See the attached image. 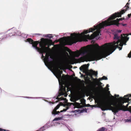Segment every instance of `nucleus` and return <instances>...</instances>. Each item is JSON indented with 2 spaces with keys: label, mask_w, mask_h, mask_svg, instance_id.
Wrapping results in <instances>:
<instances>
[{
  "label": "nucleus",
  "mask_w": 131,
  "mask_h": 131,
  "mask_svg": "<svg viewBox=\"0 0 131 131\" xmlns=\"http://www.w3.org/2000/svg\"><path fill=\"white\" fill-rule=\"evenodd\" d=\"M106 86L107 87H109V85L108 84H107V85H106Z\"/></svg>",
  "instance_id": "obj_40"
},
{
  "label": "nucleus",
  "mask_w": 131,
  "mask_h": 131,
  "mask_svg": "<svg viewBox=\"0 0 131 131\" xmlns=\"http://www.w3.org/2000/svg\"><path fill=\"white\" fill-rule=\"evenodd\" d=\"M88 106H89V105H90L89 104H88Z\"/></svg>",
  "instance_id": "obj_46"
},
{
  "label": "nucleus",
  "mask_w": 131,
  "mask_h": 131,
  "mask_svg": "<svg viewBox=\"0 0 131 131\" xmlns=\"http://www.w3.org/2000/svg\"><path fill=\"white\" fill-rule=\"evenodd\" d=\"M123 35L122 34L121 36H119L117 34H114V39L117 40L116 41H114L113 42L106 43L101 47L96 43L93 45L92 47L94 51H98L101 50H102L92 54L84 55L79 58L80 60L82 62L98 60L105 58L111 54L117 48L119 50H121L122 48L118 46L122 47L124 44L126 45V42L129 39L127 36H125L126 35L123 34Z\"/></svg>",
  "instance_id": "obj_1"
},
{
  "label": "nucleus",
  "mask_w": 131,
  "mask_h": 131,
  "mask_svg": "<svg viewBox=\"0 0 131 131\" xmlns=\"http://www.w3.org/2000/svg\"><path fill=\"white\" fill-rule=\"evenodd\" d=\"M45 129V126H43L42 127L40 128L39 130H38V131H43Z\"/></svg>",
  "instance_id": "obj_15"
},
{
  "label": "nucleus",
  "mask_w": 131,
  "mask_h": 131,
  "mask_svg": "<svg viewBox=\"0 0 131 131\" xmlns=\"http://www.w3.org/2000/svg\"><path fill=\"white\" fill-rule=\"evenodd\" d=\"M101 88L102 89V91L103 92H105L106 91V89L105 88L104 89L103 87H101Z\"/></svg>",
  "instance_id": "obj_25"
},
{
  "label": "nucleus",
  "mask_w": 131,
  "mask_h": 131,
  "mask_svg": "<svg viewBox=\"0 0 131 131\" xmlns=\"http://www.w3.org/2000/svg\"><path fill=\"white\" fill-rule=\"evenodd\" d=\"M38 43L36 41H33V47H36L38 51L41 53H46L47 51V48L45 46V43L44 42H42L39 43V46L41 48H39L37 47Z\"/></svg>",
  "instance_id": "obj_5"
},
{
  "label": "nucleus",
  "mask_w": 131,
  "mask_h": 131,
  "mask_svg": "<svg viewBox=\"0 0 131 131\" xmlns=\"http://www.w3.org/2000/svg\"><path fill=\"white\" fill-rule=\"evenodd\" d=\"M65 48L66 50L70 54H74L75 53V54L77 55V57L79 56L80 54L82 55L85 54L87 53L88 51L85 48V47L81 48V50L80 51H77L75 52L72 51L71 50L68 48L65 47Z\"/></svg>",
  "instance_id": "obj_6"
},
{
  "label": "nucleus",
  "mask_w": 131,
  "mask_h": 131,
  "mask_svg": "<svg viewBox=\"0 0 131 131\" xmlns=\"http://www.w3.org/2000/svg\"><path fill=\"white\" fill-rule=\"evenodd\" d=\"M129 103H128L126 106H125V107H123V108L125 110H128V109H129V107H128V106L129 105Z\"/></svg>",
  "instance_id": "obj_16"
},
{
  "label": "nucleus",
  "mask_w": 131,
  "mask_h": 131,
  "mask_svg": "<svg viewBox=\"0 0 131 131\" xmlns=\"http://www.w3.org/2000/svg\"><path fill=\"white\" fill-rule=\"evenodd\" d=\"M129 5V3H127L126 5V6H127V7L126 8V9H127L129 7V6H128Z\"/></svg>",
  "instance_id": "obj_24"
},
{
  "label": "nucleus",
  "mask_w": 131,
  "mask_h": 131,
  "mask_svg": "<svg viewBox=\"0 0 131 131\" xmlns=\"http://www.w3.org/2000/svg\"><path fill=\"white\" fill-rule=\"evenodd\" d=\"M130 99H131V97L130 98Z\"/></svg>",
  "instance_id": "obj_49"
},
{
  "label": "nucleus",
  "mask_w": 131,
  "mask_h": 131,
  "mask_svg": "<svg viewBox=\"0 0 131 131\" xmlns=\"http://www.w3.org/2000/svg\"><path fill=\"white\" fill-rule=\"evenodd\" d=\"M128 57L129 58L131 57V50L130 52L128 54Z\"/></svg>",
  "instance_id": "obj_23"
},
{
  "label": "nucleus",
  "mask_w": 131,
  "mask_h": 131,
  "mask_svg": "<svg viewBox=\"0 0 131 131\" xmlns=\"http://www.w3.org/2000/svg\"><path fill=\"white\" fill-rule=\"evenodd\" d=\"M63 38H61L60 39L62 40V39Z\"/></svg>",
  "instance_id": "obj_42"
},
{
  "label": "nucleus",
  "mask_w": 131,
  "mask_h": 131,
  "mask_svg": "<svg viewBox=\"0 0 131 131\" xmlns=\"http://www.w3.org/2000/svg\"><path fill=\"white\" fill-rule=\"evenodd\" d=\"M99 83L100 84H102V83L100 82H99Z\"/></svg>",
  "instance_id": "obj_41"
},
{
  "label": "nucleus",
  "mask_w": 131,
  "mask_h": 131,
  "mask_svg": "<svg viewBox=\"0 0 131 131\" xmlns=\"http://www.w3.org/2000/svg\"><path fill=\"white\" fill-rule=\"evenodd\" d=\"M125 96L128 97H131V94H128V95H125L124 96V97H125Z\"/></svg>",
  "instance_id": "obj_26"
},
{
  "label": "nucleus",
  "mask_w": 131,
  "mask_h": 131,
  "mask_svg": "<svg viewBox=\"0 0 131 131\" xmlns=\"http://www.w3.org/2000/svg\"><path fill=\"white\" fill-rule=\"evenodd\" d=\"M128 17H129V18L130 17V16H131V14H128Z\"/></svg>",
  "instance_id": "obj_31"
},
{
  "label": "nucleus",
  "mask_w": 131,
  "mask_h": 131,
  "mask_svg": "<svg viewBox=\"0 0 131 131\" xmlns=\"http://www.w3.org/2000/svg\"><path fill=\"white\" fill-rule=\"evenodd\" d=\"M56 99L57 100H60V99L58 97H57L56 98Z\"/></svg>",
  "instance_id": "obj_38"
},
{
  "label": "nucleus",
  "mask_w": 131,
  "mask_h": 131,
  "mask_svg": "<svg viewBox=\"0 0 131 131\" xmlns=\"http://www.w3.org/2000/svg\"><path fill=\"white\" fill-rule=\"evenodd\" d=\"M47 37L50 39H51L52 37L51 36H48Z\"/></svg>",
  "instance_id": "obj_29"
},
{
  "label": "nucleus",
  "mask_w": 131,
  "mask_h": 131,
  "mask_svg": "<svg viewBox=\"0 0 131 131\" xmlns=\"http://www.w3.org/2000/svg\"><path fill=\"white\" fill-rule=\"evenodd\" d=\"M120 103H106L101 104L100 107L102 111L110 110L112 111L114 114H116L119 111L122 110L124 111H128L131 113V106H129V109L125 110L123 107H125L123 104L125 103L123 100H120Z\"/></svg>",
  "instance_id": "obj_3"
},
{
  "label": "nucleus",
  "mask_w": 131,
  "mask_h": 131,
  "mask_svg": "<svg viewBox=\"0 0 131 131\" xmlns=\"http://www.w3.org/2000/svg\"><path fill=\"white\" fill-rule=\"evenodd\" d=\"M127 9H123L119 13H115L112 15L110 17L108 18V20L111 19H114L116 17H121L122 14H123L126 11Z\"/></svg>",
  "instance_id": "obj_7"
},
{
  "label": "nucleus",
  "mask_w": 131,
  "mask_h": 131,
  "mask_svg": "<svg viewBox=\"0 0 131 131\" xmlns=\"http://www.w3.org/2000/svg\"><path fill=\"white\" fill-rule=\"evenodd\" d=\"M52 67L56 68L58 70V72L57 73V75L59 78H61V74L62 73L63 71H60L59 69L60 68V67H59L58 64L57 63L53 65Z\"/></svg>",
  "instance_id": "obj_9"
},
{
  "label": "nucleus",
  "mask_w": 131,
  "mask_h": 131,
  "mask_svg": "<svg viewBox=\"0 0 131 131\" xmlns=\"http://www.w3.org/2000/svg\"><path fill=\"white\" fill-rule=\"evenodd\" d=\"M26 41L30 43L32 45V46H33V40H32L30 38H28L27 39Z\"/></svg>",
  "instance_id": "obj_11"
},
{
  "label": "nucleus",
  "mask_w": 131,
  "mask_h": 131,
  "mask_svg": "<svg viewBox=\"0 0 131 131\" xmlns=\"http://www.w3.org/2000/svg\"><path fill=\"white\" fill-rule=\"evenodd\" d=\"M60 112H59V111H57V112H56V113H57V114H58L59 113H60Z\"/></svg>",
  "instance_id": "obj_36"
},
{
  "label": "nucleus",
  "mask_w": 131,
  "mask_h": 131,
  "mask_svg": "<svg viewBox=\"0 0 131 131\" xmlns=\"http://www.w3.org/2000/svg\"><path fill=\"white\" fill-rule=\"evenodd\" d=\"M50 58H51V59H53L52 58V57H50Z\"/></svg>",
  "instance_id": "obj_45"
},
{
  "label": "nucleus",
  "mask_w": 131,
  "mask_h": 131,
  "mask_svg": "<svg viewBox=\"0 0 131 131\" xmlns=\"http://www.w3.org/2000/svg\"><path fill=\"white\" fill-rule=\"evenodd\" d=\"M49 55L47 53H46V54L45 57L44 58V61L47 63L49 65L52 66H53L54 64L56 63L57 62H54L51 61H50L49 57Z\"/></svg>",
  "instance_id": "obj_8"
},
{
  "label": "nucleus",
  "mask_w": 131,
  "mask_h": 131,
  "mask_svg": "<svg viewBox=\"0 0 131 131\" xmlns=\"http://www.w3.org/2000/svg\"><path fill=\"white\" fill-rule=\"evenodd\" d=\"M77 107L78 108H81L83 107V106L82 105H81V104H80L78 103H77Z\"/></svg>",
  "instance_id": "obj_19"
},
{
  "label": "nucleus",
  "mask_w": 131,
  "mask_h": 131,
  "mask_svg": "<svg viewBox=\"0 0 131 131\" xmlns=\"http://www.w3.org/2000/svg\"><path fill=\"white\" fill-rule=\"evenodd\" d=\"M60 100H64V98L63 97H61L60 98H59Z\"/></svg>",
  "instance_id": "obj_27"
},
{
  "label": "nucleus",
  "mask_w": 131,
  "mask_h": 131,
  "mask_svg": "<svg viewBox=\"0 0 131 131\" xmlns=\"http://www.w3.org/2000/svg\"><path fill=\"white\" fill-rule=\"evenodd\" d=\"M124 19V17L120 18H117L116 20H112L113 19L103 21L96 26H94V28H90L89 30L84 31L81 34H76L74 33L71 34V35L72 39L74 41V43H76L78 41V39L82 35H83V38L85 41H87L88 39H92L97 36L99 35L100 34L101 29L104 27L111 25H115L117 26L120 25V23H119V21Z\"/></svg>",
  "instance_id": "obj_2"
},
{
  "label": "nucleus",
  "mask_w": 131,
  "mask_h": 131,
  "mask_svg": "<svg viewBox=\"0 0 131 131\" xmlns=\"http://www.w3.org/2000/svg\"><path fill=\"white\" fill-rule=\"evenodd\" d=\"M127 121H131L130 120V119H127Z\"/></svg>",
  "instance_id": "obj_39"
},
{
  "label": "nucleus",
  "mask_w": 131,
  "mask_h": 131,
  "mask_svg": "<svg viewBox=\"0 0 131 131\" xmlns=\"http://www.w3.org/2000/svg\"><path fill=\"white\" fill-rule=\"evenodd\" d=\"M99 81H101V80H103V79H102V78H100L99 79Z\"/></svg>",
  "instance_id": "obj_34"
},
{
  "label": "nucleus",
  "mask_w": 131,
  "mask_h": 131,
  "mask_svg": "<svg viewBox=\"0 0 131 131\" xmlns=\"http://www.w3.org/2000/svg\"><path fill=\"white\" fill-rule=\"evenodd\" d=\"M105 128L104 127H102L99 129L97 131H105Z\"/></svg>",
  "instance_id": "obj_18"
},
{
  "label": "nucleus",
  "mask_w": 131,
  "mask_h": 131,
  "mask_svg": "<svg viewBox=\"0 0 131 131\" xmlns=\"http://www.w3.org/2000/svg\"><path fill=\"white\" fill-rule=\"evenodd\" d=\"M102 78V79H103V80H107V78L105 76H103Z\"/></svg>",
  "instance_id": "obj_22"
},
{
  "label": "nucleus",
  "mask_w": 131,
  "mask_h": 131,
  "mask_svg": "<svg viewBox=\"0 0 131 131\" xmlns=\"http://www.w3.org/2000/svg\"><path fill=\"white\" fill-rule=\"evenodd\" d=\"M111 97H112V99H114V97L113 96L111 95Z\"/></svg>",
  "instance_id": "obj_37"
},
{
  "label": "nucleus",
  "mask_w": 131,
  "mask_h": 131,
  "mask_svg": "<svg viewBox=\"0 0 131 131\" xmlns=\"http://www.w3.org/2000/svg\"><path fill=\"white\" fill-rule=\"evenodd\" d=\"M68 38L67 39V41L69 45H71L72 43H71L70 42V37H68Z\"/></svg>",
  "instance_id": "obj_12"
},
{
  "label": "nucleus",
  "mask_w": 131,
  "mask_h": 131,
  "mask_svg": "<svg viewBox=\"0 0 131 131\" xmlns=\"http://www.w3.org/2000/svg\"><path fill=\"white\" fill-rule=\"evenodd\" d=\"M42 57H43V58H44V56H43V54H42Z\"/></svg>",
  "instance_id": "obj_43"
},
{
  "label": "nucleus",
  "mask_w": 131,
  "mask_h": 131,
  "mask_svg": "<svg viewBox=\"0 0 131 131\" xmlns=\"http://www.w3.org/2000/svg\"><path fill=\"white\" fill-rule=\"evenodd\" d=\"M60 106V104H59L58 105L54 108L56 110H57L59 108Z\"/></svg>",
  "instance_id": "obj_20"
},
{
  "label": "nucleus",
  "mask_w": 131,
  "mask_h": 131,
  "mask_svg": "<svg viewBox=\"0 0 131 131\" xmlns=\"http://www.w3.org/2000/svg\"><path fill=\"white\" fill-rule=\"evenodd\" d=\"M58 102V101H57L56 102Z\"/></svg>",
  "instance_id": "obj_48"
},
{
  "label": "nucleus",
  "mask_w": 131,
  "mask_h": 131,
  "mask_svg": "<svg viewBox=\"0 0 131 131\" xmlns=\"http://www.w3.org/2000/svg\"><path fill=\"white\" fill-rule=\"evenodd\" d=\"M115 96L116 97H117L118 98V97L119 96V95H117L115 94Z\"/></svg>",
  "instance_id": "obj_30"
},
{
  "label": "nucleus",
  "mask_w": 131,
  "mask_h": 131,
  "mask_svg": "<svg viewBox=\"0 0 131 131\" xmlns=\"http://www.w3.org/2000/svg\"><path fill=\"white\" fill-rule=\"evenodd\" d=\"M62 117H56L53 120V121L60 120L61 119H62Z\"/></svg>",
  "instance_id": "obj_14"
},
{
  "label": "nucleus",
  "mask_w": 131,
  "mask_h": 131,
  "mask_svg": "<svg viewBox=\"0 0 131 131\" xmlns=\"http://www.w3.org/2000/svg\"><path fill=\"white\" fill-rule=\"evenodd\" d=\"M80 69L81 71H85L87 75L89 76L91 78L93 79V75H95V76H97V72L93 71L92 69L89 70L88 69L86 64H85L82 66L80 68Z\"/></svg>",
  "instance_id": "obj_4"
},
{
  "label": "nucleus",
  "mask_w": 131,
  "mask_h": 131,
  "mask_svg": "<svg viewBox=\"0 0 131 131\" xmlns=\"http://www.w3.org/2000/svg\"><path fill=\"white\" fill-rule=\"evenodd\" d=\"M56 110L54 108L52 112V114H53L54 115H55L56 114H57V113H56V112H57V111H56Z\"/></svg>",
  "instance_id": "obj_17"
},
{
  "label": "nucleus",
  "mask_w": 131,
  "mask_h": 131,
  "mask_svg": "<svg viewBox=\"0 0 131 131\" xmlns=\"http://www.w3.org/2000/svg\"><path fill=\"white\" fill-rule=\"evenodd\" d=\"M69 108L68 107H67L66 109H64L63 110H61L60 111V113L62 112H66L68 109Z\"/></svg>",
  "instance_id": "obj_21"
},
{
  "label": "nucleus",
  "mask_w": 131,
  "mask_h": 131,
  "mask_svg": "<svg viewBox=\"0 0 131 131\" xmlns=\"http://www.w3.org/2000/svg\"><path fill=\"white\" fill-rule=\"evenodd\" d=\"M120 25H122L123 26H124L126 25V24H123L122 23H120Z\"/></svg>",
  "instance_id": "obj_28"
},
{
  "label": "nucleus",
  "mask_w": 131,
  "mask_h": 131,
  "mask_svg": "<svg viewBox=\"0 0 131 131\" xmlns=\"http://www.w3.org/2000/svg\"><path fill=\"white\" fill-rule=\"evenodd\" d=\"M121 31H122L121 30H117V32L118 33H120V32H121Z\"/></svg>",
  "instance_id": "obj_35"
},
{
  "label": "nucleus",
  "mask_w": 131,
  "mask_h": 131,
  "mask_svg": "<svg viewBox=\"0 0 131 131\" xmlns=\"http://www.w3.org/2000/svg\"><path fill=\"white\" fill-rule=\"evenodd\" d=\"M5 130L4 129H2L0 128V131H5Z\"/></svg>",
  "instance_id": "obj_32"
},
{
  "label": "nucleus",
  "mask_w": 131,
  "mask_h": 131,
  "mask_svg": "<svg viewBox=\"0 0 131 131\" xmlns=\"http://www.w3.org/2000/svg\"><path fill=\"white\" fill-rule=\"evenodd\" d=\"M50 41H51V39H50Z\"/></svg>",
  "instance_id": "obj_47"
},
{
  "label": "nucleus",
  "mask_w": 131,
  "mask_h": 131,
  "mask_svg": "<svg viewBox=\"0 0 131 131\" xmlns=\"http://www.w3.org/2000/svg\"><path fill=\"white\" fill-rule=\"evenodd\" d=\"M119 99L120 100H123L125 103H129V101L131 100V99H129V97L126 98L125 97L122 98V97H120Z\"/></svg>",
  "instance_id": "obj_10"
},
{
  "label": "nucleus",
  "mask_w": 131,
  "mask_h": 131,
  "mask_svg": "<svg viewBox=\"0 0 131 131\" xmlns=\"http://www.w3.org/2000/svg\"><path fill=\"white\" fill-rule=\"evenodd\" d=\"M9 36H12V35H13V34L12 33H9Z\"/></svg>",
  "instance_id": "obj_33"
},
{
  "label": "nucleus",
  "mask_w": 131,
  "mask_h": 131,
  "mask_svg": "<svg viewBox=\"0 0 131 131\" xmlns=\"http://www.w3.org/2000/svg\"><path fill=\"white\" fill-rule=\"evenodd\" d=\"M63 76L64 77H65V75L64 74H63Z\"/></svg>",
  "instance_id": "obj_44"
},
{
  "label": "nucleus",
  "mask_w": 131,
  "mask_h": 131,
  "mask_svg": "<svg viewBox=\"0 0 131 131\" xmlns=\"http://www.w3.org/2000/svg\"><path fill=\"white\" fill-rule=\"evenodd\" d=\"M60 90L61 91V92L59 93L58 96H60L63 95L64 94V92L61 89H60Z\"/></svg>",
  "instance_id": "obj_13"
}]
</instances>
